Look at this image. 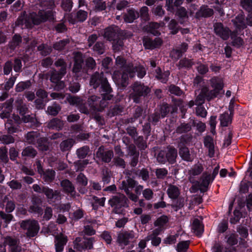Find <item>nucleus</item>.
Returning a JSON list of instances; mask_svg holds the SVG:
<instances>
[{"instance_id":"nucleus-1","label":"nucleus","mask_w":252,"mask_h":252,"mask_svg":"<svg viewBox=\"0 0 252 252\" xmlns=\"http://www.w3.org/2000/svg\"><path fill=\"white\" fill-rule=\"evenodd\" d=\"M211 82L214 90L209 92L207 88H203L195 100V104L198 105L196 109V114L198 116L202 117H205L207 115V112L205 109L201 106L204 102V99L206 98L207 100H209L214 97L218 96L223 87L222 80L220 79L213 78Z\"/></svg>"},{"instance_id":"nucleus-2","label":"nucleus","mask_w":252,"mask_h":252,"mask_svg":"<svg viewBox=\"0 0 252 252\" xmlns=\"http://www.w3.org/2000/svg\"><path fill=\"white\" fill-rule=\"evenodd\" d=\"M27 108L26 107L22 106L19 109L20 114L21 116V120L18 116H13L12 118L14 120V123H11V120H8L7 123L5 124L9 133H14L16 132L17 129L15 127L17 124H20L21 121L24 123H28L33 122V117H31L28 113L27 112Z\"/></svg>"},{"instance_id":"nucleus-3","label":"nucleus","mask_w":252,"mask_h":252,"mask_svg":"<svg viewBox=\"0 0 252 252\" xmlns=\"http://www.w3.org/2000/svg\"><path fill=\"white\" fill-rule=\"evenodd\" d=\"M91 85L94 88H97L99 85L104 92L108 93L110 91V87L106 78L104 77L102 73H95L92 77L90 81Z\"/></svg>"},{"instance_id":"nucleus-4","label":"nucleus","mask_w":252,"mask_h":252,"mask_svg":"<svg viewBox=\"0 0 252 252\" xmlns=\"http://www.w3.org/2000/svg\"><path fill=\"white\" fill-rule=\"evenodd\" d=\"M126 68L124 70V72L120 77V75L119 74L118 72L115 71L114 72L113 75L112 76L113 79L116 84L122 87H126L127 85V74L126 73L125 71L129 72V76L131 77H133L134 74V69H131V65L129 64L127 67H126Z\"/></svg>"},{"instance_id":"nucleus-5","label":"nucleus","mask_w":252,"mask_h":252,"mask_svg":"<svg viewBox=\"0 0 252 252\" xmlns=\"http://www.w3.org/2000/svg\"><path fill=\"white\" fill-rule=\"evenodd\" d=\"M30 18L32 22L34 24H38L46 20L53 19V13L50 9L47 11L40 10L39 12L38 15L34 13L30 14Z\"/></svg>"},{"instance_id":"nucleus-6","label":"nucleus","mask_w":252,"mask_h":252,"mask_svg":"<svg viewBox=\"0 0 252 252\" xmlns=\"http://www.w3.org/2000/svg\"><path fill=\"white\" fill-rule=\"evenodd\" d=\"M21 227L27 230V234L29 237L34 236L39 229L38 223L35 220L23 221L21 223Z\"/></svg>"},{"instance_id":"nucleus-7","label":"nucleus","mask_w":252,"mask_h":252,"mask_svg":"<svg viewBox=\"0 0 252 252\" xmlns=\"http://www.w3.org/2000/svg\"><path fill=\"white\" fill-rule=\"evenodd\" d=\"M27 141L29 143H34L36 141L38 142V149L40 150H47L48 146L46 142L42 139H39L37 132L32 131L28 133Z\"/></svg>"},{"instance_id":"nucleus-8","label":"nucleus","mask_w":252,"mask_h":252,"mask_svg":"<svg viewBox=\"0 0 252 252\" xmlns=\"http://www.w3.org/2000/svg\"><path fill=\"white\" fill-rule=\"evenodd\" d=\"M92 247L93 239L92 238H84L82 239L77 238L75 241L74 248L80 252H85L86 250L91 249Z\"/></svg>"},{"instance_id":"nucleus-9","label":"nucleus","mask_w":252,"mask_h":252,"mask_svg":"<svg viewBox=\"0 0 252 252\" xmlns=\"http://www.w3.org/2000/svg\"><path fill=\"white\" fill-rule=\"evenodd\" d=\"M135 185V182L131 179H129L126 182H123L122 189L125 190L126 193L131 200L136 202L138 198V196L130 192Z\"/></svg>"},{"instance_id":"nucleus-10","label":"nucleus","mask_w":252,"mask_h":252,"mask_svg":"<svg viewBox=\"0 0 252 252\" xmlns=\"http://www.w3.org/2000/svg\"><path fill=\"white\" fill-rule=\"evenodd\" d=\"M135 237L133 231L121 233L118 236V242L121 245H127Z\"/></svg>"},{"instance_id":"nucleus-11","label":"nucleus","mask_w":252,"mask_h":252,"mask_svg":"<svg viewBox=\"0 0 252 252\" xmlns=\"http://www.w3.org/2000/svg\"><path fill=\"white\" fill-rule=\"evenodd\" d=\"M127 199L123 194L113 197L110 200V205L115 208H119L126 205Z\"/></svg>"},{"instance_id":"nucleus-12","label":"nucleus","mask_w":252,"mask_h":252,"mask_svg":"<svg viewBox=\"0 0 252 252\" xmlns=\"http://www.w3.org/2000/svg\"><path fill=\"white\" fill-rule=\"evenodd\" d=\"M64 74H62V71H60V73H58L57 71H55L51 73V76L50 77L51 81L56 84L55 89L57 90H61L64 88V84L62 81H60L62 77Z\"/></svg>"},{"instance_id":"nucleus-13","label":"nucleus","mask_w":252,"mask_h":252,"mask_svg":"<svg viewBox=\"0 0 252 252\" xmlns=\"http://www.w3.org/2000/svg\"><path fill=\"white\" fill-rule=\"evenodd\" d=\"M215 33L223 39H227L229 37V32L227 28H224L221 23H216L214 25Z\"/></svg>"},{"instance_id":"nucleus-14","label":"nucleus","mask_w":252,"mask_h":252,"mask_svg":"<svg viewBox=\"0 0 252 252\" xmlns=\"http://www.w3.org/2000/svg\"><path fill=\"white\" fill-rule=\"evenodd\" d=\"M202 171L203 167L201 164H197L192 166L188 172V176L190 182L193 183L196 176L199 175Z\"/></svg>"},{"instance_id":"nucleus-15","label":"nucleus","mask_w":252,"mask_h":252,"mask_svg":"<svg viewBox=\"0 0 252 252\" xmlns=\"http://www.w3.org/2000/svg\"><path fill=\"white\" fill-rule=\"evenodd\" d=\"M96 156L105 161L109 162L113 156V152L111 150L105 151L103 147H100L96 152Z\"/></svg>"},{"instance_id":"nucleus-16","label":"nucleus","mask_w":252,"mask_h":252,"mask_svg":"<svg viewBox=\"0 0 252 252\" xmlns=\"http://www.w3.org/2000/svg\"><path fill=\"white\" fill-rule=\"evenodd\" d=\"M133 90L134 95L138 96L146 95L150 92V89L148 87L138 83H135L134 84Z\"/></svg>"},{"instance_id":"nucleus-17","label":"nucleus","mask_w":252,"mask_h":252,"mask_svg":"<svg viewBox=\"0 0 252 252\" xmlns=\"http://www.w3.org/2000/svg\"><path fill=\"white\" fill-rule=\"evenodd\" d=\"M38 172L41 175L45 181L49 182L52 180L55 176V172L52 170H47L44 172L39 162L36 163Z\"/></svg>"},{"instance_id":"nucleus-18","label":"nucleus","mask_w":252,"mask_h":252,"mask_svg":"<svg viewBox=\"0 0 252 252\" xmlns=\"http://www.w3.org/2000/svg\"><path fill=\"white\" fill-rule=\"evenodd\" d=\"M67 242L66 237L60 234L56 237L55 247L56 252H62L63 247Z\"/></svg>"},{"instance_id":"nucleus-19","label":"nucleus","mask_w":252,"mask_h":252,"mask_svg":"<svg viewBox=\"0 0 252 252\" xmlns=\"http://www.w3.org/2000/svg\"><path fill=\"white\" fill-rule=\"evenodd\" d=\"M219 170V167L218 166H217L214 168L212 175H207L206 174H203L202 182L201 184V186L204 187H206L210 183L212 182L214 180L216 176L218 174Z\"/></svg>"},{"instance_id":"nucleus-20","label":"nucleus","mask_w":252,"mask_h":252,"mask_svg":"<svg viewBox=\"0 0 252 252\" xmlns=\"http://www.w3.org/2000/svg\"><path fill=\"white\" fill-rule=\"evenodd\" d=\"M117 27H111L105 29L104 36L109 41L114 40L115 38L117 36Z\"/></svg>"},{"instance_id":"nucleus-21","label":"nucleus","mask_w":252,"mask_h":252,"mask_svg":"<svg viewBox=\"0 0 252 252\" xmlns=\"http://www.w3.org/2000/svg\"><path fill=\"white\" fill-rule=\"evenodd\" d=\"M167 221V217L165 216H162L157 220L155 222V226L157 227V228L155 230L156 235L158 234L159 232L163 229L164 226Z\"/></svg>"},{"instance_id":"nucleus-22","label":"nucleus","mask_w":252,"mask_h":252,"mask_svg":"<svg viewBox=\"0 0 252 252\" xmlns=\"http://www.w3.org/2000/svg\"><path fill=\"white\" fill-rule=\"evenodd\" d=\"M5 243L9 246L12 252H21V247L18 245V242L16 240L8 237L6 238Z\"/></svg>"},{"instance_id":"nucleus-23","label":"nucleus","mask_w":252,"mask_h":252,"mask_svg":"<svg viewBox=\"0 0 252 252\" xmlns=\"http://www.w3.org/2000/svg\"><path fill=\"white\" fill-rule=\"evenodd\" d=\"M192 230L194 233L197 236H199L203 231V226L200 220L197 219H195L192 222Z\"/></svg>"},{"instance_id":"nucleus-24","label":"nucleus","mask_w":252,"mask_h":252,"mask_svg":"<svg viewBox=\"0 0 252 252\" xmlns=\"http://www.w3.org/2000/svg\"><path fill=\"white\" fill-rule=\"evenodd\" d=\"M162 44V41L159 38H156L154 40L148 39L145 41L144 45L146 48L153 49L158 47Z\"/></svg>"},{"instance_id":"nucleus-25","label":"nucleus","mask_w":252,"mask_h":252,"mask_svg":"<svg viewBox=\"0 0 252 252\" xmlns=\"http://www.w3.org/2000/svg\"><path fill=\"white\" fill-rule=\"evenodd\" d=\"M75 63L73 68L74 72H78L82 67L83 59L82 54L80 53H77L74 56Z\"/></svg>"},{"instance_id":"nucleus-26","label":"nucleus","mask_w":252,"mask_h":252,"mask_svg":"<svg viewBox=\"0 0 252 252\" xmlns=\"http://www.w3.org/2000/svg\"><path fill=\"white\" fill-rule=\"evenodd\" d=\"M75 63L73 68L74 72H78L82 67L83 59L82 54L80 53H77L74 56Z\"/></svg>"},{"instance_id":"nucleus-27","label":"nucleus","mask_w":252,"mask_h":252,"mask_svg":"<svg viewBox=\"0 0 252 252\" xmlns=\"http://www.w3.org/2000/svg\"><path fill=\"white\" fill-rule=\"evenodd\" d=\"M204 145L207 148H208L209 156L210 157H213L214 153L213 139L210 136L205 137L204 139Z\"/></svg>"},{"instance_id":"nucleus-28","label":"nucleus","mask_w":252,"mask_h":252,"mask_svg":"<svg viewBox=\"0 0 252 252\" xmlns=\"http://www.w3.org/2000/svg\"><path fill=\"white\" fill-rule=\"evenodd\" d=\"M42 191L45 194L48 199H58L59 198V192L56 191L54 192L52 189L48 188H43Z\"/></svg>"},{"instance_id":"nucleus-29","label":"nucleus","mask_w":252,"mask_h":252,"mask_svg":"<svg viewBox=\"0 0 252 252\" xmlns=\"http://www.w3.org/2000/svg\"><path fill=\"white\" fill-rule=\"evenodd\" d=\"M167 193L170 198L174 199L179 196L180 192L177 187L170 185L168 189Z\"/></svg>"},{"instance_id":"nucleus-30","label":"nucleus","mask_w":252,"mask_h":252,"mask_svg":"<svg viewBox=\"0 0 252 252\" xmlns=\"http://www.w3.org/2000/svg\"><path fill=\"white\" fill-rule=\"evenodd\" d=\"M139 14L133 10H130L127 15L125 16V21L127 23H131L134 19L138 17Z\"/></svg>"},{"instance_id":"nucleus-31","label":"nucleus","mask_w":252,"mask_h":252,"mask_svg":"<svg viewBox=\"0 0 252 252\" xmlns=\"http://www.w3.org/2000/svg\"><path fill=\"white\" fill-rule=\"evenodd\" d=\"M161 73V71L160 68L157 69L156 76L158 79L160 80L161 82L166 83L169 75V72L167 71L164 72L163 74Z\"/></svg>"},{"instance_id":"nucleus-32","label":"nucleus","mask_w":252,"mask_h":252,"mask_svg":"<svg viewBox=\"0 0 252 252\" xmlns=\"http://www.w3.org/2000/svg\"><path fill=\"white\" fill-rule=\"evenodd\" d=\"M49 127L53 129L59 130L62 128L63 126V123L59 119H54L52 120L48 124Z\"/></svg>"},{"instance_id":"nucleus-33","label":"nucleus","mask_w":252,"mask_h":252,"mask_svg":"<svg viewBox=\"0 0 252 252\" xmlns=\"http://www.w3.org/2000/svg\"><path fill=\"white\" fill-rule=\"evenodd\" d=\"M165 152L167 156V161L170 162H173L177 157V151L175 149L170 148Z\"/></svg>"},{"instance_id":"nucleus-34","label":"nucleus","mask_w":252,"mask_h":252,"mask_svg":"<svg viewBox=\"0 0 252 252\" xmlns=\"http://www.w3.org/2000/svg\"><path fill=\"white\" fill-rule=\"evenodd\" d=\"M61 186L63 190L67 192L72 193L74 191V187L70 182L67 180H63L61 182Z\"/></svg>"},{"instance_id":"nucleus-35","label":"nucleus","mask_w":252,"mask_h":252,"mask_svg":"<svg viewBox=\"0 0 252 252\" xmlns=\"http://www.w3.org/2000/svg\"><path fill=\"white\" fill-rule=\"evenodd\" d=\"M220 125L223 126H226L231 123V118L228 113H224L220 115Z\"/></svg>"},{"instance_id":"nucleus-36","label":"nucleus","mask_w":252,"mask_h":252,"mask_svg":"<svg viewBox=\"0 0 252 252\" xmlns=\"http://www.w3.org/2000/svg\"><path fill=\"white\" fill-rule=\"evenodd\" d=\"M179 154L182 158L185 160L189 161L191 159L189 150L187 147H183L181 148L180 150Z\"/></svg>"},{"instance_id":"nucleus-37","label":"nucleus","mask_w":252,"mask_h":252,"mask_svg":"<svg viewBox=\"0 0 252 252\" xmlns=\"http://www.w3.org/2000/svg\"><path fill=\"white\" fill-rule=\"evenodd\" d=\"M187 49V44L186 43H183L181 45V49L173 50L171 52V55L175 58L178 59L181 56L182 52H185Z\"/></svg>"},{"instance_id":"nucleus-38","label":"nucleus","mask_w":252,"mask_h":252,"mask_svg":"<svg viewBox=\"0 0 252 252\" xmlns=\"http://www.w3.org/2000/svg\"><path fill=\"white\" fill-rule=\"evenodd\" d=\"M98 98L94 95L92 96L88 100L89 105L91 107H94V108L97 109L98 110H100L99 108H97V105L99 101L98 100Z\"/></svg>"},{"instance_id":"nucleus-39","label":"nucleus","mask_w":252,"mask_h":252,"mask_svg":"<svg viewBox=\"0 0 252 252\" xmlns=\"http://www.w3.org/2000/svg\"><path fill=\"white\" fill-rule=\"evenodd\" d=\"M189 248V242L188 241H182L180 242L177 246L178 252H186Z\"/></svg>"},{"instance_id":"nucleus-40","label":"nucleus","mask_w":252,"mask_h":252,"mask_svg":"<svg viewBox=\"0 0 252 252\" xmlns=\"http://www.w3.org/2000/svg\"><path fill=\"white\" fill-rule=\"evenodd\" d=\"M242 7L249 12H252V0H241Z\"/></svg>"},{"instance_id":"nucleus-41","label":"nucleus","mask_w":252,"mask_h":252,"mask_svg":"<svg viewBox=\"0 0 252 252\" xmlns=\"http://www.w3.org/2000/svg\"><path fill=\"white\" fill-rule=\"evenodd\" d=\"M73 142L72 139H68L62 142L61 144V148L63 151L69 150L73 145Z\"/></svg>"},{"instance_id":"nucleus-42","label":"nucleus","mask_w":252,"mask_h":252,"mask_svg":"<svg viewBox=\"0 0 252 252\" xmlns=\"http://www.w3.org/2000/svg\"><path fill=\"white\" fill-rule=\"evenodd\" d=\"M36 151L31 147H28L26 148L22 152V155L24 156L33 157L36 155Z\"/></svg>"},{"instance_id":"nucleus-43","label":"nucleus","mask_w":252,"mask_h":252,"mask_svg":"<svg viewBox=\"0 0 252 252\" xmlns=\"http://www.w3.org/2000/svg\"><path fill=\"white\" fill-rule=\"evenodd\" d=\"M60 110V107L57 105L54 104L48 107L47 112L49 114L56 115Z\"/></svg>"},{"instance_id":"nucleus-44","label":"nucleus","mask_w":252,"mask_h":252,"mask_svg":"<svg viewBox=\"0 0 252 252\" xmlns=\"http://www.w3.org/2000/svg\"><path fill=\"white\" fill-rule=\"evenodd\" d=\"M191 127L190 125L187 124H183L181 125L180 126H178L177 129V132L178 133H184L190 130Z\"/></svg>"},{"instance_id":"nucleus-45","label":"nucleus","mask_w":252,"mask_h":252,"mask_svg":"<svg viewBox=\"0 0 252 252\" xmlns=\"http://www.w3.org/2000/svg\"><path fill=\"white\" fill-rule=\"evenodd\" d=\"M30 82H20L17 85L16 90L17 92H21L30 86Z\"/></svg>"},{"instance_id":"nucleus-46","label":"nucleus","mask_w":252,"mask_h":252,"mask_svg":"<svg viewBox=\"0 0 252 252\" xmlns=\"http://www.w3.org/2000/svg\"><path fill=\"white\" fill-rule=\"evenodd\" d=\"M216 119L217 117L213 116L210 117L209 121V124L211 126V132L214 134L215 133V128L217 124Z\"/></svg>"},{"instance_id":"nucleus-47","label":"nucleus","mask_w":252,"mask_h":252,"mask_svg":"<svg viewBox=\"0 0 252 252\" xmlns=\"http://www.w3.org/2000/svg\"><path fill=\"white\" fill-rule=\"evenodd\" d=\"M88 151L89 148L87 147H84L78 149L77 154L79 158H84L87 155Z\"/></svg>"},{"instance_id":"nucleus-48","label":"nucleus","mask_w":252,"mask_h":252,"mask_svg":"<svg viewBox=\"0 0 252 252\" xmlns=\"http://www.w3.org/2000/svg\"><path fill=\"white\" fill-rule=\"evenodd\" d=\"M157 160L161 163H163L167 160L166 152L160 151L157 157Z\"/></svg>"},{"instance_id":"nucleus-49","label":"nucleus","mask_w":252,"mask_h":252,"mask_svg":"<svg viewBox=\"0 0 252 252\" xmlns=\"http://www.w3.org/2000/svg\"><path fill=\"white\" fill-rule=\"evenodd\" d=\"M72 6V2L70 0H64L62 2V7L65 11H70Z\"/></svg>"},{"instance_id":"nucleus-50","label":"nucleus","mask_w":252,"mask_h":252,"mask_svg":"<svg viewBox=\"0 0 252 252\" xmlns=\"http://www.w3.org/2000/svg\"><path fill=\"white\" fill-rule=\"evenodd\" d=\"M38 49L40 51V53L43 56H46L51 52V49L45 46L44 45H42L38 47Z\"/></svg>"},{"instance_id":"nucleus-51","label":"nucleus","mask_w":252,"mask_h":252,"mask_svg":"<svg viewBox=\"0 0 252 252\" xmlns=\"http://www.w3.org/2000/svg\"><path fill=\"white\" fill-rule=\"evenodd\" d=\"M67 43L68 40H60L54 44V47L56 50H61Z\"/></svg>"},{"instance_id":"nucleus-52","label":"nucleus","mask_w":252,"mask_h":252,"mask_svg":"<svg viewBox=\"0 0 252 252\" xmlns=\"http://www.w3.org/2000/svg\"><path fill=\"white\" fill-rule=\"evenodd\" d=\"M77 17L79 21H84L87 17V13L84 10H80L77 12Z\"/></svg>"},{"instance_id":"nucleus-53","label":"nucleus","mask_w":252,"mask_h":252,"mask_svg":"<svg viewBox=\"0 0 252 252\" xmlns=\"http://www.w3.org/2000/svg\"><path fill=\"white\" fill-rule=\"evenodd\" d=\"M36 95L39 98L42 99L39 100L41 101V104H43L44 101V99L47 96L46 93L42 90H39L36 93Z\"/></svg>"},{"instance_id":"nucleus-54","label":"nucleus","mask_w":252,"mask_h":252,"mask_svg":"<svg viewBox=\"0 0 252 252\" xmlns=\"http://www.w3.org/2000/svg\"><path fill=\"white\" fill-rule=\"evenodd\" d=\"M55 65L57 67L58 66L61 67L60 71H62V74H64L65 73L66 67L64 64V61L63 60H61V59L58 60L57 62H56Z\"/></svg>"},{"instance_id":"nucleus-55","label":"nucleus","mask_w":252,"mask_h":252,"mask_svg":"<svg viewBox=\"0 0 252 252\" xmlns=\"http://www.w3.org/2000/svg\"><path fill=\"white\" fill-rule=\"evenodd\" d=\"M143 195L146 199L150 200L153 197V192L151 189H147L143 191Z\"/></svg>"},{"instance_id":"nucleus-56","label":"nucleus","mask_w":252,"mask_h":252,"mask_svg":"<svg viewBox=\"0 0 252 252\" xmlns=\"http://www.w3.org/2000/svg\"><path fill=\"white\" fill-rule=\"evenodd\" d=\"M169 91L171 94L177 95H180L182 92L178 87L171 86L169 88Z\"/></svg>"},{"instance_id":"nucleus-57","label":"nucleus","mask_w":252,"mask_h":252,"mask_svg":"<svg viewBox=\"0 0 252 252\" xmlns=\"http://www.w3.org/2000/svg\"><path fill=\"white\" fill-rule=\"evenodd\" d=\"M93 50L98 54H101L103 53V45L101 43L97 42L93 47Z\"/></svg>"},{"instance_id":"nucleus-58","label":"nucleus","mask_w":252,"mask_h":252,"mask_svg":"<svg viewBox=\"0 0 252 252\" xmlns=\"http://www.w3.org/2000/svg\"><path fill=\"white\" fill-rule=\"evenodd\" d=\"M167 174V171L164 168H159L156 170V175L158 178H163Z\"/></svg>"},{"instance_id":"nucleus-59","label":"nucleus","mask_w":252,"mask_h":252,"mask_svg":"<svg viewBox=\"0 0 252 252\" xmlns=\"http://www.w3.org/2000/svg\"><path fill=\"white\" fill-rule=\"evenodd\" d=\"M0 140L1 142L5 144L13 143L14 141L13 138L9 135H3L0 138Z\"/></svg>"},{"instance_id":"nucleus-60","label":"nucleus","mask_w":252,"mask_h":252,"mask_svg":"<svg viewBox=\"0 0 252 252\" xmlns=\"http://www.w3.org/2000/svg\"><path fill=\"white\" fill-rule=\"evenodd\" d=\"M231 38L233 39V44L237 47H240L243 44V41L240 37L234 38V35H231Z\"/></svg>"},{"instance_id":"nucleus-61","label":"nucleus","mask_w":252,"mask_h":252,"mask_svg":"<svg viewBox=\"0 0 252 252\" xmlns=\"http://www.w3.org/2000/svg\"><path fill=\"white\" fill-rule=\"evenodd\" d=\"M77 181L82 186H86L87 184V178L83 174H80L77 177Z\"/></svg>"},{"instance_id":"nucleus-62","label":"nucleus","mask_w":252,"mask_h":252,"mask_svg":"<svg viewBox=\"0 0 252 252\" xmlns=\"http://www.w3.org/2000/svg\"><path fill=\"white\" fill-rule=\"evenodd\" d=\"M233 214L234 216V218L230 220V222L232 223H235L237 222L239 220L241 215L240 212L236 210L234 211Z\"/></svg>"},{"instance_id":"nucleus-63","label":"nucleus","mask_w":252,"mask_h":252,"mask_svg":"<svg viewBox=\"0 0 252 252\" xmlns=\"http://www.w3.org/2000/svg\"><path fill=\"white\" fill-rule=\"evenodd\" d=\"M179 63L180 67H189L191 65V63L190 61L187 59L181 60Z\"/></svg>"},{"instance_id":"nucleus-64","label":"nucleus","mask_w":252,"mask_h":252,"mask_svg":"<svg viewBox=\"0 0 252 252\" xmlns=\"http://www.w3.org/2000/svg\"><path fill=\"white\" fill-rule=\"evenodd\" d=\"M70 216L71 218L75 220H78L83 217V213L81 210H77L73 212L72 214H71Z\"/></svg>"}]
</instances>
